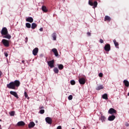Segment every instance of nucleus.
I'll return each mask as SVG.
<instances>
[{
  "instance_id": "obj_15",
  "label": "nucleus",
  "mask_w": 129,
  "mask_h": 129,
  "mask_svg": "<svg viewBox=\"0 0 129 129\" xmlns=\"http://www.w3.org/2000/svg\"><path fill=\"white\" fill-rule=\"evenodd\" d=\"M115 119V116L114 115H112L111 116H109L108 118V120L110 121H112V120H114Z\"/></svg>"
},
{
  "instance_id": "obj_33",
  "label": "nucleus",
  "mask_w": 129,
  "mask_h": 129,
  "mask_svg": "<svg viewBox=\"0 0 129 129\" xmlns=\"http://www.w3.org/2000/svg\"><path fill=\"white\" fill-rule=\"evenodd\" d=\"M75 83H76V82H75V81H74V80H72L71 81V85H75Z\"/></svg>"
},
{
  "instance_id": "obj_16",
  "label": "nucleus",
  "mask_w": 129,
  "mask_h": 129,
  "mask_svg": "<svg viewBox=\"0 0 129 129\" xmlns=\"http://www.w3.org/2000/svg\"><path fill=\"white\" fill-rule=\"evenodd\" d=\"M26 22H29V23H33V22H34V19L33 18L29 17L26 19Z\"/></svg>"
},
{
  "instance_id": "obj_22",
  "label": "nucleus",
  "mask_w": 129,
  "mask_h": 129,
  "mask_svg": "<svg viewBox=\"0 0 129 129\" xmlns=\"http://www.w3.org/2000/svg\"><path fill=\"white\" fill-rule=\"evenodd\" d=\"M52 37L53 38V41H56V39L57 38V34H56V33H53L52 34Z\"/></svg>"
},
{
  "instance_id": "obj_38",
  "label": "nucleus",
  "mask_w": 129,
  "mask_h": 129,
  "mask_svg": "<svg viewBox=\"0 0 129 129\" xmlns=\"http://www.w3.org/2000/svg\"><path fill=\"white\" fill-rule=\"evenodd\" d=\"M57 129H62V126H58L57 127Z\"/></svg>"
},
{
  "instance_id": "obj_36",
  "label": "nucleus",
  "mask_w": 129,
  "mask_h": 129,
  "mask_svg": "<svg viewBox=\"0 0 129 129\" xmlns=\"http://www.w3.org/2000/svg\"><path fill=\"white\" fill-rule=\"evenodd\" d=\"M99 42H100V43H101V44H102V43H103L104 41L102 39H100Z\"/></svg>"
},
{
  "instance_id": "obj_40",
  "label": "nucleus",
  "mask_w": 129,
  "mask_h": 129,
  "mask_svg": "<svg viewBox=\"0 0 129 129\" xmlns=\"http://www.w3.org/2000/svg\"><path fill=\"white\" fill-rule=\"evenodd\" d=\"M2 75H3V72L0 71V78L2 77Z\"/></svg>"
},
{
  "instance_id": "obj_47",
  "label": "nucleus",
  "mask_w": 129,
  "mask_h": 129,
  "mask_svg": "<svg viewBox=\"0 0 129 129\" xmlns=\"http://www.w3.org/2000/svg\"><path fill=\"white\" fill-rule=\"evenodd\" d=\"M29 98H30L29 97H28V99H29Z\"/></svg>"
},
{
  "instance_id": "obj_42",
  "label": "nucleus",
  "mask_w": 129,
  "mask_h": 129,
  "mask_svg": "<svg viewBox=\"0 0 129 129\" xmlns=\"http://www.w3.org/2000/svg\"><path fill=\"white\" fill-rule=\"evenodd\" d=\"M5 55L6 57H8L9 56V54L7 53H5Z\"/></svg>"
},
{
  "instance_id": "obj_3",
  "label": "nucleus",
  "mask_w": 129,
  "mask_h": 129,
  "mask_svg": "<svg viewBox=\"0 0 129 129\" xmlns=\"http://www.w3.org/2000/svg\"><path fill=\"white\" fill-rule=\"evenodd\" d=\"M2 35H8L9 34V32L8 31V29L6 27L3 28L2 31H1Z\"/></svg>"
},
{
  "instance_id": "obj_4",
  "label": "nucleus",
  "mask_w": 129,
  "mask_h": 129,
  "mask_svg": "<svg viewBox=\"0 0 129 129\" xmlns=\"http://www.w3.org/2000/svg\"><path fill=\"white\" fill-rule=\"evenodd\" d=\"M89 5H90V6H93L94 8H96V7H97L98 3L96 1H95L93 3L91 1H89Z\"/></svg>"
},
{
  "instance_id": "obj_30",
  "label": "nucleus",
  "mask_w": 129,
  "mask_h": 129,
  "mask_svg": "<svg viewBox=\"0 0 129 129\" xmlns=\"http://www.w3.org/2000/svg\"><path fill=\"white\" fill-rule=\"evenodd\" d=\"M26 28L30 29L31 28V24H30L29 23H26Z\"/></svg>"
},
{
  "instance_id": "obj_14",
  "label": "nucleus",
  "mask_w": 129,
  "mask_h": 129,
  "mask_svg": "<svg viewBox=\"0 0 129 129\" xmlns=\"http://www.w3.org/2000/svg\"><path fill=\"white\" fill-rule=\"evenodd\" d=\"M25 124L26 123H25V122L23 121H19L17 123V125L18 126H24Z\"/></svg>"
},
{
  "instance_id": "obj_29",
  "label": "nucleus",
  "mask_w": 129,
  "mask_h": 129,
  "mask_svg": "<svg viewBox=\"0 0 129 129\" xmlns=\"http://www.w3.org/2000/svg\"><path fill=\"white\" fill-rule=\"evenodd\" d=\"M15 111H12L9 113V114L11 116H14L15 115Z\"/></svg>"
},
{
  "instance_id": "obj_37",
  "label": "nucleus",
  "mask_w": 129,
  "mask_h": 129,
  "mask_svg": "<svg viewBox=\"0 0 129 129\" xmlns=\"http://www.w3.org/2000/svg\"><path fill=\"white\" fill-rule=\"evenodd\" d=\"M87 34L89 37L91 36V33L90 32L87 33Z\"/></svg>"
},
{
  "instance_id": "obj_1",
  "label": "nucleus",
  "mask_w": 129,
  "mask_h": 129,
  "mask_svg": "<svg viewBox=\"0 0 129 129\" xmlns=\"http://www.w3.org/2000/svg\"><path fill=\"white\" fill-rule=\"evenodd\" d=\"M21 83L19 80H15L14 82H10L7 85L8 88L9 89H16V87H19Z\"/></svg>"
},
{
  "instance_id": "obj_26",
  "label": "nucleus",
  "mask_w": 129,
  "mask_h": 129,
  "mask_svg": "<svg viewBox=\"0 0 129 129\" xmlns=\"http://www.w3.org/2000/svg\"><path fill=\"white\" fill-rule=\"evenodd\" d=\"M113 43L116 47V48H118V42H116V40L115 39L113 40Z\"/></svg>"
},
{
  "instance_id": "obj_9",
  "label": "nucleus",
  "mask_w": 129,
  "mask_h": 129,
  "mask_svg": "<svg viewBox=\"0 0 129 129\" xmlns=\"http://www.w3.org/2000/svg\"><path fill=\"white\" fill-rule=\"evenodd\" d=\"M45 121L48 123V124H52V118L50 117H47L45 118Z\"/></svg>"
},
{
  "instance_id": "obj_41",
  "label": "nucleus",
  "mask_w": 129,
  "mask_h": 129,
  "mask_svg": "<svg viewBox=\"0 0 129 129\" xmlns=\"http://www.w3.org/2000/svg\"><path fill=\"white\" fill-rule=\"evenodd\" d=\"M39 31H40V32H43V28H40Z\"/></svg>"
},
{
  "instance_id": "obj_46",
  "label": "nucleus",
  "mask_w": 129,
  "mask_h": 129,
  "mask_svg": "<svg viewBox=\"0 0 129 129\" xmlns=\"http://www.w3.org/2000/svg\"><path fill=\"white\" fill-rule=\"evenodd\" d=\"M127 95H128V96H129V92L128 93Z\"/></svg>"
},
{
  "instance_id": "obj_13",
  "label": "nucleus",
  "mask_w": 129,
  "mask_h": 129,
  "mask_svg": "<svg viewBox=\"0 0 129 129\" xmlns=\"http://www.w3.org/2000/svg\"><path fill=\"white\" fill-rule=\"evenodd\" d=\"M35 125H36V124H35V122L31 121L28 124V127L29 128H32V127H34Z\"/></svg>"
},
{
  "instance_id": "obj_27",
  "label": "nucleus",
  "mask_w": 129,
  "mask_h": 129,
  "mask_svg": "<svg viewBox=\"0 0 129 129\" xmlns=\"http://www.w3.org/2000/svg\"><path fill=\"white\" fill-rule=\"evenodd\" d=\"M63 68H64V66H63V64H60L58 65V69H59V70H62Z\"/></svg>"
},
{
  "instance_id": "obj_32",
  "label": "nucleus",
  "mask_w": 129,
  "mask_h": 129,
  "mask_svg": "<svg viewBox=\"0 0 129 129\" xmlns=\"http://www.w3.org/2000/svg\"><path fill=\"white\" fill-rule=\"evenodd\" d=\"M73 99V96L72 95H70L69 97H68V99L69 100H72V99Z\"/></svg>"
},
{
  "instance_id": "obj_5",
  "label": "nucleus",
  "mask_w": 129,
  "mask_h": 129,
  "mask_svg": "<svg viewBox=\"0 0 129 129\" xmlns=\"http://www.w3.org/2000/svg\"><path fill=\"white\" fill-rule=\"evenodd\" d=\"M104 49L106 52H109L110 51V44H106L104 47Z\"/></svg>"
},
{
  "instance_id": "obj_2",
  "label": "nucleus",
  "mask_w": 129,
  "mask_h": 129,
  "mask_svg": "<svg viewBox=\"0 0 129 129\" xmlns=\"http://www.w3.org/2000/svg\"><path fill=\"white\" fill-rule=\"evenodd\" d=\"M2 42L5 47H10V42L9 40L4 39L2 40Z\"/></svg>"
},
{
  "instance_id": "obj_11",
  "label": "nucleus",
  "mask_w": 129,
  "mask_h": 129,
  "mask_svg": "<svg viewBox=\"0 0 129 129\" xmlns=\"http://www.w3.org/2000/svg\"><path fill=\"white\" fill-rule=\"evenodd\" d=\"M10 94H11V95H13V96H15V97H16V98H19V96H18V94L17 93V92L11 91L10 92Z\"/></svg>"
},
{
  "instance_id": "obj_17",
  "label": "nucleus",
  "mask_w": 129,
  "mask_h": 129,
  "mask_svg": "<svg viewBox=\"0 0 129 129\" xmlns=\"http://www.w3.org/2000/svg\"><path fill=\"white\" fill-rule=\"evenodd\" d=\"M5 36L3 37V38H5V39H8V40H11V38H12V36L11 35L9 34L8 33L7 35H5Z\"/></svg>"
},
{
  "instance_id": "obj_20",
  "label": "nucleus",
  "mask_w": 129,
  "mask_h": 129,
  "mask_svg": "<svg viewBox=\"0 0 129 129\" xmlns=\"http://www.w3.org/2000/svg\"><path fill=\"white\" fill-rule=\"evenodd\" d=\"M102 98L103 99H105L106 100H107V99H108V96L107 95V94H106V93L102 95Z\"/></svg>"
},
{
  "instance_id": "obj_23",
  "label": "nucleus",
  "mask_w": 129,
  "mask_h": 129,
  "mask_svg": "<svg viewBox=\"0 0 129 129\" xmlns=\"http://www.w3.org/2000/svg\"><path fill=\"white\" fill-rule=\"evenodd\" d=\"M100 119V120H101L102 122H103L105 121V119H106V118L105 117V116L102 115Z\"/></svg>"
},
{
  "instance_id": "obj_7",
  "label": "nucleus",
  "mask_w": 129,
  "mask_h": 129,
  "mask_svg": "<svg viewBox=\"0 0 129 129\" xmlns=\"http://www.w3.org/2000/svg\"><path fill=\"white\" fill-rule=\"evenodd\" d=\"M54 60L47 61L48 65L49 66V67H50V68H54Z\"/></svg>"
},
{
  "instance_id": "obj_8",
  "label": "nucleus",
  "mask_w": 129,
  "mask_h": 129,
  "mask_svg": "<svg viewBox=\"0 0 129 129\" xmlns=\"http://www.w3.org/2000/svg\"><path fill=\"white\" fill-rule=\"evenodd\" d=\"M108 113L110 114H113V113L116 114V110L113 109V108H111L108 110Z\"/></svg>"
},
{
  "instance_id": "obj_44",
  "label": "nucleus",
  "mask_w": 129,
  "mask_h": 129,
  "mask_svg": "<svg viewBox=\"0 0 129 129\" xmlns=\"http://www.w3.org/2000/svg\"><path fill=\"white\" fill-rule=\"evenodd\" d=\"M22 63H23V64H24V65H25V60H22Z\"/></svg>"
},
{
  "instance_id": "obj_39",
  "label": "nucleus",
  "mask_w": 129,
  "mask_h": 129,
  "mask_svg": "<svg viewBox=\"0 0 129 129\" xmlns=\"http://www.w3.org/2000/svg\"><path fill=\"white\" fill-rule=\"evenodd\" d=\"M25 43H28V37H26L25 38Z\"/></svg>"
},
{
  "instance_id": "obj_25",
  "label": "nucleus",
  "mask_w": 129,
  "mask_h": 129,
  "mask_svg": "<svg viewBox=\"0 0 129 129\" xmlns=\"http://www.w3.org/2000/svg\"><path fill=\"white\" fill-rule=\"evenodd\" d=\"M101 89H103V85H100L96 88V90H100Z\"/></svg>"
},
{
  "instance_id": "obj_6",
  "label": "nucleus",
  "mask_w": 129,
  "mask_h": 129,
  "mask_svg": "<svg viewBox=\"0 0 129 129\" xmlns=\"http://www.w3.org/2000/svg\"><path fill=\"white\" fill-rule=\"evenodd\" d=\"M79 82L80 83V84H81V85H84V84H85V78H81L79 79Z\"/></svg>"
},
{
  "instance_id": "obj_10",
  "label": "nucleus",
  "mask_w": 129,
  "mask_h": 129,
  "mask_svg": "<svg viewBox=\"0 0 129 129\" xmlns=\"http://www.w3.org/2000/svg\"><path fill=\"white\" fill-rule=\"evenodd\" d=\"M38 52L39 48H38V47H36L33 50L32 53L34 56H37V54H38Z\"/></svg>"
},
{
  "instance_id": "obj_45",
  "label": "nucleus",
  "mask_w": 129,
  "mask_h": 129,
  "mask_svg": "<svg viewBox=\"0 0 129 129\" xmlns=\"http://www.w3.org/2000/svg\"><path fill=\"white\" fill-rule=\"evenodd\" d=\"M62 1H63V3H64L65 2V0H62Z\"/></svg>"
},
{
  "instance_id": "obj_21",
  "label": "nucleus",
  "mask_w": 129,
  "mask_h": 129,
  "mask_svg": "<svg viewBox=\"0 0 129 129\" xmlns=\"http://www.w3.org/2000/svg\"><path fill=\"white\" fill-rule=\"evenodd\" d=\"M42 10L43 12H44V13H47L48 12V9H47V7L45 6L42 7Z\"/></svg>"
},
{
  "instance_id": "obj_31",
  "label": "nucleus",
  "mask_w": 129,
  "mask_h": 129,
  "mask_svg": "<svg viewBox=\"0 0 129 129\" xmlns=\"http://www.w3.org/2000/svg\"><path fill=\"white\" fill-rule=\"evenodd\" d=\"M39 113L40 114H43V113H45V110L41 109L40 110Z\"/></svg>"
},
{
  "instance_id": "obj_34",
  "label": "nucleus",
  "mask_w": 129,
  "mask_h": 129,
  "mask_svg": "<svg viewBox=\"0 0 129 129\" xmlns=\"http://www.w3.org/2000/svg\"><path fill=\"white\" fill-rule=\"evenodd\" d=\"M24 96H25V98H27V97H28V93H27V92H24Z\"/></svg>"
},
{
  "instance_id": "obj_24",
  "label": "nucleus",
  "mask_w": 129,
  "mask_h": 129,
  "mask_svg": "<svg viewBox=\"0 0 129 129\" xmlns=\"http://www.w3.org/2000/svg\"><path fill=\"white\" fill-rule=\"evenodd\" d=\"M37 28V24L36 23H32L31 25V28L34 30Z\"/></svg>"
},
{
  "instance_id": "obj_28",
  "label": "nucleus",
  "mask_w": 129,
  "mask_h": 129,
  "mask_svg": "<svg viewBox=\"0 0 129 129\" xmlns=\"http://www.w3.org/2000/svg\"><path fill=\"white\" fill-rule=\"evenodd\" d=\"M53 71L56 74L59 73V70H58V68H54V69H53Z\"/></svg>"
},
{
  "instance_id": "obj_35",
  "label": "nucleus",
  "mask_w": 129,
  "mask_h": 129,
  "mask_svg": "<svg viewBox=\"0 0 129 129\" xmlns=\"http://www.w3.org/2000/svg\"><path fill=\"white\" fill-rule=\"evenodd\" d=\"M99 77H103V74H102V73H100L99 74Z\"/></svg>"
},
{
  "instance_id": "obj_12",
  "label": "nucleus",
  "mask_w": 129,
  "mask_h": 129,
  "mask_svg": "<svg viewBox=\"0 0 129 129\" xmlns=\"http://www.w3.org/2000/svg\"><path fill=\"white\" fill-rule=\"evenodd\" d=\"M52 52H53V53H54V55L55 56V57H58V56L59 55V53H58V51H57V49L53 48L52 49Z\"/></svg>"
},
{
  "instance_id": "obj_19",
  "label": "nucleus",
  "mask_w": 129,
  "mask_h": 129,
  "mask_svg": "<svg viewBox=\"0 0 129 129\" xmlns=\"http://www.w3.org/2000/svg\"><path fill=\"white\" fill-rule=\"evenodd\" d=\"M104 21H108V22H110V21H111V18H110V17L108 16H106L105 17Z\"/></svg>"
},
{
  "instance_id": "obj_18",
  "label": "nucleus",
  "mask_w": 129,
  "mask_h": 129,
  "mask_svg": "<svg viewBox=\"0 0 129 129\" xmlns=\"http://www.w3.org/2000/svg\"><path fill=\"white\" fill-rule=\"evenodd\" d=\"M123 82L125 86H126V87H128V86H129L128 81L124 80Z\"/></svg>"
},
{
  "instance_id": "obj_43",
  "label": "nucleus",
  "mask_w": 129,
  "mask_h": 129,
  "mask_svg": "<svg viewBox=\"0 0 129 129\" xmlns=\"http://www.w3.org/2000/svg\"><path fill=\"white\" fill-rule=\"evenodd\" d=\"M44 108V106H41L39 107V109H43Z\"/></svg>"
}]
</instances>
